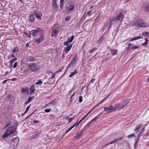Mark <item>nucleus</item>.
<instances>
[{
    "mask_svg": "<svg viewBox=\"0 0 149 149\" xmlns=\"http://www.w3.org/2000/svg\"><path fill=\"white\" fill-rule=\"evenodd\" d=\"M142 124H141L137 125L134 129V131L136 132V133H137L139 131L140 128L142 126Z\"/></svg>",
    "mask_w": 149,
    "mask_h": 149,
    "instance_id": "nucleus-19",
    "label": "nucleus"
},
{
    "mask_svg": "<svg viewBox=\"0 0 149 149\" xmlns=\"http://www.w3.org/2000/svg\"><path fill=\"white\" fill-rule=\"evenodd\" d=\"M35 19V17L34 16V15H31L30 16L29 21L30 22H33Z\"/></svg>",
    "mask_w": 149,
    "mask_h": 149,
    "instance_id": "nucleus-18",
    "label": "nucleus"
},
{
    "mask_svg": "<svg viewBox=\"0 0 149 149\" xmlns=\"http://www.w3.org/2000/svg\"><path fill=\"white\" fill-rule=\"evenodd\" d=\"M16 130V128L15 126L8 127L6 131L3 134L2 136V137L4 139L7 138L10 135L14 133Z\"/></svg>",
    "mask_w": 149,
    "mask_h": 149,
    "instance_id": "nucleus-1",
    "label": "nucleus"
},
{
    "mask_svg": "<svg viewBox=\"0 0 149 149\" xmlns=\"http://www.w3.org/2000/svg\"><path fill=\"white\" fill-rule=\"evenodd\" d=\"M104 38V36H101V37L98 40V41L100 42H101L102 41H103Z\"/></svg>",
    "mask_w": 149,
    "mask_h": 149,
    "instance_id": "nucleus-36",
    "label": "nucleus"
},
{
    "mask_svg": "<svg viewBox=\"0 0 149 149\" xmlns=\"http://www.w3.org/2000/svg\"><path fill=\"white\" fill-rule=\"evenodd\" d=\"M91 11H88L87 13V14L88 15V16H90L91 15Z\"/></svg>",
    "mask_w": 149,
    "mask_h": 149,
    "instance_id": "nucleus-64",
    "label": "nucleus"
},
{
    "mask_svg": "<svg viewBox=\"0 0 149 149\" xmlns=\"http://www.w3.org/2000/svg\"><path fill=\"white\" fill-rule=\"evenodd\" d=\"M105 100V99H103L102 101H101L99 103H98L97 104L96 106H95V107H97L101 103L103 102H104V101Z\"/></svg>",
    "mask_w": 149,
    "mask_h": 149,
    "instance_id": "nucleus-49",
    "label": "nucleus"
},
{
    "mask_svg": "<svg viewBox=\"0 0 149 149\" xmlns=\"http://www.w3.org/2000/svg\"><path fill=\"white\" fill-rule=\"evenodd\" d=\"M74 8V6L70 5L68 7H67V9L69 11H72L73 10Z\"/></svg>",
    "mask_w": 149,
    "mask_h": 149,
    "instance_id": "nucleus-25",
    "label": "nucleus"
},
{
    "mask_svg": "<svg viewBox=\"0 0 149 149\" xmlns=\"http://www.w3.org/2000/svg\"><path fill=\"white\" fill-rule=\"evenodd\" d=\"M142 38V36H135V37L130 38V40H129V41L130 42H132L134 40H138L139 39L141 38Z\"/></svg>",
    "mask_w": 149,
    "mask_h": 149,
    "instance_id": "nucleus-14",
    "label": "nucleus"
},
{
    "mask_svg": "<svg viewBox=\"0 0 149 149\" xmlns=\"http://www.w3.org/2000/svg\"><path fill=\"white\" fill-rule=\"evenodd\" d=\"M113 21H114V18L112 17V16L109 17V19L107 20L106 23L105 24V26L103 28V29H106V27L107 26L108 27V30H109L111 27V25Z\"/></svg>",
    "mask_w": 149,
    "mask_h": 149,
    "instance_id": "nucleus-5",
    "label": "nucleus"
},
{
    "mask_svg": "<svg viewBox=\"0 0 149 149\" xmlns=\"http://www.w3.org/2000/svg\"><path fill=\"white\" fill-rule=\"evenodd\" d=\"M57 31H56L55 29H53L52 30V33L51 34V36L53 37L54 36H56V35L57 34Z\"/></svg>",
    "mask_w": 149,
    "mask_h": 149,
    "instance_id": "nucleus-22",
    "label": "nucleus"
},
{
    "mask_svg": "<svg viewBox=\"0 0 149 149\" xmlns=\"http://www.w3.org/2000/svg\"><path fill=\"white\" fill-rule=\"evenodd\" d=\"M131 46H132V44L130 43H129L128 45V47H127V49H128Z\"/></svg>",
    "mask_w": 149,
    "mask_h": 149,
    "instance_id": "nucleus-61",
    "label": "nucleus"
},
{
    "mask_svg": "<svg viewBox=\"0 0 149 149\" xmlns=\"http://www.w3.org/2000/svg\"><path fill=\"white\" fill-rule=\"evenodd\" d=\"M17 58L16 57H15L14 58L12 59L10 61L9 63H10V66L12 65L14 62L17 60Z\"/></svg>",
    "mask_w": 149,
    "mask_h": 149,
    "instance_id": "nucleus-24",
    "label": "nucleus"
},
{
    "mask_svg": "<svg viewBox=\"0 0 149 149\" xmlns=\"http://www.w3.org/2000/svg\"><path fill=\"white\" fill-rule=\"evenodd\" d=\"M32 122L33 123H39V120H33Z\"/></svg>",
    "mask_w": 149,
    "mask_h": 149,
    "instance_id": "nucleus-59",
    "label": "nucleus"
},
{
    "mask_svg": "<svg viewBox=\"0 0 149 149\" xmlns=\"http://www.w3.org/2000/svg\"><path fill=\"white\" fill-rule=\"evenodd\" d=\"M77 73V70L76 69H75L74 71L73 72L71 73V74L70 75H69V77H71L74 74H76Z\"/></svg>",
    "mask_w": 149,
    "mask_h": 149,
    "instance_id": "nucleus-23",
    "label": "nucleus"
},
{
    "mask_svg": "<svg viewBox=\"0 0 149 149\" xmlns=\"http://www.w3.org/2000/svg\"><path fill=\"white\" fill-rule=\"evenodd\" d=\"M148 32H144L142 33V35L144 36H146L148 35Z\"/></svg>",
    "mask_w": 149,
    "mask_h": 149,
    "instance_id": "nucleus-38",
    "label": "nucleus"
},
{
    "mask_svg": "<svg viewBox=\"0 0 149 149\" xmlns=\"http://www.w3.org/2000/svg\"><path fill=\"white\" fill-rule=\"evenodd\" d=\"M19 50L18 48L16 47L13 50L12 52L13 53H15L16 52H19Z\"/></svg>",
    "mask_w": 149,
    "mask_h": 149,
    "instance_id": "nucleus-30",
    "label": "nucleus"
},
{
    "mask_svg": "<svg viewBox=\"0 0 149 149\" xmlns=\"http://www.w3.org/2000/svg\"><path fill=\"white\" fill-rule=\"evenodd\" d=\"M145 10L146 11H149V7L148 6H146V8Z\"/></svg>",
    "mask_w": 149,
    "mask_h": 149,
    "instance_id": "nucleus-56",
    "label": "nucleus"
},
{
    "mask_svg": "<svg viewBox=\"0 0 149 149\" xmlns=\"http://www.w3.org/2000/svg\"><path fill=\"white\" fill-rule=\"evenodd\" d=\"M41 132L40 130H39L36 131V134L38 136Z\"/></svg>",
    "mask_w": 149,
    "mask_h": 149,
    "instance_id": "nucleus-54",
    "label": "nucleus"
},
{
    "mask_svg": "<svg viewBox=\"0 0 149 149\" xmlns=\"http://www.w3.org/2000/svg\"><path fill=\"white\" fill-rule=\"evenodd\" d=\"M85 129V127L83 128V129L81 131L77 133V134L76 135V136L77 137V138H80L81 137V135L83 134V131Z\"/></svg>",
    "mask_w": 149,
    "mask_h": 149,
    "instance_id": "nucleus-15",
    "label": "nucleus"
},
{
    "mask_svg": "<svg viewBox=\"0 0 149 149\" xmlns=\"http://www.w3.org/2000/svg\"><path fill=\"white\" fill-rule=\"evenodd\" d=\"M74 117L70 118L69 119V120L68 123H70V122H71L72 121V120H73L74 119Z\"/></svg>",
    "mask_w": 149,
    "mask_h": 149,
    "instance_id": "nucleus-52",
    "label": "nucleus"
},
{
    "mask_svg": "<svg viewBox=\"0 0 149 149\" xmlns=\"http://www.w3.org/2000/svg\"><path fill=\"white\" fill-rule=\"evenodd\" d=\"M69 42L68 41V40L66 41L65 42H64L63 43L64 45L65 46H67L68 45V44Z\"/></svg>",
    "mask_w": 149,
    "mask_h": 149,
    "instance_id": "nucleus-55",
    "label": "nucleus"
},
{
    "mask_svg": "<svg viewBox=\"0 0 149 149\" xmlns=\"http://www.w3.org/2000/svg\"><path fill=\"white\" fill-rule=\"evenodd\" d=\"M149 135V132L147 131L146 133L144 134V136H148Z\"/></svg>",
    "mask_w": 149,
    "mask_h": 149,
    "instance_id": "nucleus-53",
    "label": "nucleus"
},
{
    "mask_svg": "<svg viewBox=\"0 0 149 149\" xmlns=\"http://www.w3.org/2000/svg\"><path fill=\"white\" fill-rule=\"evenodd\" d=\"M63 2L60 1V7L61 8H62V6L63 5Z\"/></svg>",
    "mask_w": 149,
    "mask_h": 149,
    "instance_id": "nucleus-47",
    "label": "nucleus"
},
{
    "mask_svg": "<svg viewBox=\"0 0 149 149\" xmlns=\"http://www.w3.org/2000/svg\"><path fill=\"white\" fill-rule=\"evenodd\" d=\"M72 46V44L69 45L66 47H65V49H64L63 51H64L66 53H67V52L70 49Z\"/></svg>",
    "mask_w": 149,
    "mask_h": 149,
    "instance_id": "nucleus-11",
    "label": "nucleus"
},
{
    "mask_svg": "<svg viewBox=\"0 0 149 149\" xmlns=\"http://www.w3.org/2000/svg\"><path fill=\"white\" fill-rule=\"evenodd\" d=\"M35 85L34 84L32 85L30 87V93L31 94H32L33 93L34 91L35 90Z\"/></svg>",
    "mask_w": 149,
    "mask_h": 149,
    "instance_id": "nucleus-16",
    "label": "nucleus"
},
{
    "mask_svg": "<svg viewBox=\"0 0 149 149\" xmlns=\"http://www.w3.org/2000/svg\"><path fill=\"white\" fill-rule=\"evenodd\" d=\"M111 52L113 55H115L117 52V50L116 49H111Z\"/></svg>",
    "mask_w": 149,
    "mask_h": 149,
    "instance_id": "nucleus-29",
    "label": "nucleus"
},
{
    "mask_svg": "<svg viewBox=\"0 0 149 149\" xmlns=\"http://www.w3.org/2000/svg\"><path fill=\"white\" fill-rule=\"evenodd\" d=\"M129 102V100L127 99H126L124 101H123L121 103L123 108L126 105H127V104H128Z\"/></svg>",
    "mask_w": 149,
    "mask_h": 149,
    "instance_id": "nucleus-13",
    "label": "nucleus"
},
{
    "mask_svg": "<svg viewBox=\"0 0 149 149\" xmlns=\"http://www.w3.org/2000/svg\"><path fill=\"white\" fill-rule=\"evenodd\" d=\"M78 123H77L76 124L73 125L72 126L70 127L69 129L65 133H67L71 129H72L76 125H77Z\"/></svg>",
    "mask_w": 149,
    "mask_h": 149,
    "instance_id": "nucleus-28",
    "label": "nucleus"
},
{
    "mask_svg": "<svg viewBox=\"0 0 149 149\" xmlns=\"http://www.w3.org/2000/svg\"><path fill=\"white\" fill-rule=\"evenodd\" d=\"M104 111H109V109L108 107H104Z\"/></svg>",
    "mask_w": 149,
    "mask_h": 149,
    "instance_id": "nucleus-57",
    "label": "nucleus"
},
{
    "mask_svg": "<svg viewBox=\"0 0 149 149\" xmlns=\"http://www.w3.org/2000/svg\"><path fill=\"white\" fill-rule=\"evenodd\" d=\"M34 98V96H32V97H29L28 98L27 101L29 102Z\"/></svg>",
    "mask_w": 149,
    "mask_h": 149,
    "instance_id": "nucleus-32",
    "label": "nucleus"
},
{
    "mask_svg": "<svg viewBox=\"0 0 149 149\" xmlns=\"http://www.w3.org/2000/svg\"><path fill=\"white\" fill-rule=\"evenodd\" d=\"M74 38V36H71V38H70V37L68 38L67 40L70 43H71L73 41Z\"/></svg>",
    "mask_w": 149,
    "mask_h": 149,
    "instance_id": "nucleus-27",
    "label": "nucleus"
},
{
    "mask_svg": "<svg viewBox=\"0 0 149 149\" xmlns=\"http://www.w3.org/2000/svg\"><path fill=\"white\" fill-rule=\"evenodd\" d=\"M114 18V23L115 24H118L119 22H121L123 19L124 16L122 13L120 12L118 15L115 17L112 16Z\"/></svg>",
    "mask_w": 149,
    "mask_h": 149,
    "instance_id": "nucleus-2",
    "label": "nucleus"
},
{
    "mask_svg": "<svg viewBox=\"0 0 149 149\" xmlns=\"http://www.w3.org/2000/svg\"><path fill=\"white\" fill-rule=\"evenodd\" d=\"M82 97L81 96H80L79 97V103L82 102Z\"/></svg>",
    "mask_w": 149,
    "mask_h": 149,
    "instance_id": "nucleus-44",
    "label": "nucleus"
},
{
    "mask_svg": "<svg viewBox=\"0 0 149 149\" xmlns=\"http://www.w3.org/2000/svg\"><path fill=\"white\" fill-rule=\"evenodd\" d=\"M97 48H94L93 49L89 51V53H91L93 52L95 50L97 49Z\"/></svg>",
    "mask_w": 149,
    "mask_h": 149,
    "instance_id": "nucleus-48",
    "label": "nucleus"
},
{
    "mask_svg": "<svg viewBox=\"0 0 149 149\" xmlns=\"http://www.w3.org/2000/svg\"><path fill=\"white\" fill-rule=\"evenodd\" d=\"M73 65V63H72V62L69 65H68V67H67V68H68L69 67H70L71 66H72Z\"/></svg>",
    "mask_w": 149,
    "mask_h": 149,
    "instance_id": "nucleus-62",
    "label": "nucleus"
},
{
    "mask_svg": "<svg viewBox=\"0 0 149 149\" xmlns=\"http://www.w3.org/2000/svg\"><path fill=\"white\" fill-rule=\"evenodd\" d=\"M28 69L32 72L36 71L40 69L39 65H37L35 63H31L29 64Z\"/></svg>",
    "mask_w": 149,
    "mask_h": 149,
    "instance_id": "nucleus-4",
    "label": "nucleus"
},
{
    "mask_svg": "<svg viewBox=\"0 0 149 149\" xmlns=\"http://www.w3.org/2000/svg\"><path fill=\"white\" fill-rule=\"evenodd\" d=\"M53 28H54L53 29H55L57 31H58L59 28L60 27V26H59L58 24L56 23L53 26Z\"/></svg>",
    "mask_w": 149,
    "mask_h": 149,
    "instance_id": "nucleus-17",
    "label": "nucleus"
},
{
    "mask_svg": "<svg viewBox=\"0 0 149 149\" xmlns=\"http://www.w3.org/2000/svg\"><path fill=\"white\" fill-rule=\"evenodd\" d=\"M52 6L55 8L56 9L58 8V7L57 5L56 1L55 0H53L52 2Z\"/></svg>",
    "mask_w": 149,
    "mask_h": 149,
    "instance_id": "nucleus-20",
    "label": "nucleus"
},
{
    "mask_svg": "<svg viewBox=\"0 0 149 149\" xmlns=\"http://www.w3.org/2000/svg\"><path fill=\"white\" fill-rule=\"evenodd\" d=\"M95 80V79H91V80L90 81V83H93L94 81Z\"/></svg>",
    "mask_w": 149,
    "mask_h": 149,
    "instance_id": "nucleus-63",
    "label": "nucleus"
},
{
    "mask_svg": "<svg viewBox=\"0 0 149 149\" xmlns=\"http://www.w3.org/2000/svg\"><path fill=\"white\" fill-rule=\"evenodd\" d=\"M134 26L137 27H146L149 26L146 25L145 23L141 19H138L134 24Z\"/></svg>",
    "mask_w": 149,
    "mask_h": 149,
    "instance_id": "nucleus-3",
    "label": "nucleus"
},
{
    "mask_svg": "<svg viewBox=\"0 0 149 149\" xmlns=\"http://www.w3.org/2000/svg\"><path fill=\"white\" fill-rule=\"evenodd\" d=\"M92 122L91 120L86 124L84 127L85 128V127H87L88 126H90L91 125Z\"/></svg>",
    "mask_w": 149,
    "mask_h": 149,
    "instance_id": "nucleus-35",
    "label": "nucleus"
},
{
    "mask_svg": "<svg viewBox=\"0 0 149 149\" xmlns=\"http://www.w3.org/2000/svg\"><path fill=\"white\" fill-rule=\"evenodd\" d=\"M10 124V121H7L6 122V124L7 126H8Z\"/></svg>",
    "mask_w": 149,
    "mask_h": 149,
    "instance_id": "nucleus-58",
    "label": "nucleus"
},
{
    "mask_svg": "<svg viewBox=\"0 0 149 149\" xmlns=\"http://www.w3.org/2000/svg\"><path fill=\"white\" fill-rule=\"evenodd\" d=\"M139 141H138V140H135L134 146V148H137V145L139 142Z\"/></svg>",
    "mask_w": 149,
    "mask_h": 149,
    "instance_id": "nucleus-31",
    "label": "nucleus"
},
{
    "mask_svg": "<svg viewBox=\"0 0 149 149\" xmlns=\"http://www.w3.org/2000/svg\"><path fill=\"white\" fill-rule=\"evenodd\" d=\"M101 113H100V114L96 116L94 118H93L91 120V121L92 122L96 121L98 118V117L100 116V115Z\"/></svg>",
    "mask_w": 149,
    "mask_h": 149,
    "instance_id": "nucleus-26",
    "label": "nucleus"
},
{
    "mask_svg": "<svg viewBox=\"0 0 149 149\" xmlns=\"http://www.w3.org/2000/svg\"><path fill=\"white\" fill-rule=\"evenodd\" d=\"M43 30L41 28H38L36 30H32L31 31V34L33 36H36L38 34H41Z\"/></svg>",
    "mask_w": 149,
    "mask_h": 149,
    "instance_id": "nucleus-6",
    "label": "nucleus"
},
{
    "mask_svg": "<svg viewBox=\"0 0 149 149\" xmlns=\"http://www.w3.org/2000/svg\"><path fill=\"white\" fill-rule=\"evenodd\" d=\"M132 137H135V134H130L127 136L128 138H131Z\"/></svg>",
    "mask_w": 149,
    "mask_h": 149,
    "instance_id": "nucleus-39",
    "label": "nucleus"
},
{
    "mask_svg": "<svg viewBox=\"0 0 149 149\" xmlns=\"http://www.w3.org/2000/svg\"><path fill=\"white\" fill-rule=\"evenodd\" d=\"M139 47V46H132V47H130V48L131 49H137Z\"/></svg>",
    "mask_w": 149,
    "mask_h": 149,
    "instance_id": "nucleus-37",
    "label": "nucleus"
},
{
    "mask_svg": "<svg viewBox=\"0 0 149 149\" xmlns=\"http://www.w3.org/2000/svg\"><path fill=\"white\" fill-rule=\"evenodd\" d=\"M115 109L116 111V110H119L121 108H123L121 104L118 103L115 104L114 105Z\"/></svg>",
    "mask_w": 149,
    "mask_h": 149,
    "instance_id": "nucleus-8",
    "label": "nucleus"
},
{
    "mask_svg": "<svg viewBox=\"0 0 149 149\" xmlns=\"http://www.w3.org/2000/svg\"><path fill=\"white\" fill-rule=\"evenodd\" d=\"M43 39L44 36L41 34L40 37L38 38L37 40L36 38L35 39V41L37 43L40 44L43 40Z\"/></svg>",
    "mask_w": 149,
    "mask_h": 149,
    "instance_id": "nucleus-9",
    "label": "nucleus"
},
{
    "mask_svg": "<svg viewBox=\"0 0 149 149\" xmlns=\"http://www.w3.org/2000/svg\"><path fill=\"white\" fill-rule=\"evenodd\" d=\"M122 139V138H120L118 139L115 140L111 142L108 143L107 145H109L112 144L117 143H118L117 141L121 140Z\"/></svg>",
    "mask_w": 149,
    "mask_h": 149,
    "instance_id": "nucleus-10",
    "label": "nucleus"
},
{
    "mask_svg": "<svg viewBox=\"0 0 149 149\" xmlns=\"http://www.w3.org/2000/svg\"><path fill=\"white\" fill-rule=\"evenodd\" d=\"M27 60V61L31 62H34L35 60L34 58L31 56H28Z\"/></svg>",
    "mask_w": 149,
    "mask_h": 149,
    "instance_id": "nucleus-12",
    "label": "nucleus"
},
{
    "mask_svg": "<svg viewBox=\"0 0 149 149\" xmlns=\"http://www.w3.org/2000/svg\"><path fill=\"white\" fill-rule=\"evenodd\" d=\"M27 91V89H26L25 88H23L21 91V92L22 93H24L26 92Z\"/></svg>",
    "mask_w": 149,
    "mask_h": 149,
    "instance_id": "nucleus-45",
    "label": "nucleus"
},
{
    "mask_svg": "<svg viewBox=\"0 0 149 149\" xmlns=\"http://www.w3.org/2000/svg\"><path fill=\"white\" fill-rule=\"evenodd\" d=\"M148 43V42H145L144 43H143L142 45L143 46H145L146 47H147V46L146 45Z\"/></svg>",
    "mask_w": 149,
    "mask_h": 149,
    "instance_id": "nucleus-60",
    "label": "nucleus"
},
{
    "mask_svg": "<svg viewBox=\"0 0 149 149\" xmlns=\"http://www.w3.org/2000/svg\"><path fill=\"white\" fill-rule=\"evenodd\" d=\"M17 62H15L13 65V68H15L17 66Z\"/></svg>",
    "mask_w": 149,
    "mask_h": 149,
    "instance_id": "nucleus-50",
    "label": "nucleus"
},
{
    "mask_svg": "<svg viewBox=\"0 0 149 149\" xmlns=\"http://www.w3.org/2000/svg\"><path fill=\"white\" fill-rule=\"evenodd\" d=\"M42 83V82L40 80H39L36 83V85L40 84Z\"/></svg>",
    "mask_w": 149,
    "mask_h": 149,
    "instance_id": "nucleus-43",
    "label": "nucleus"
},
{
    "mask_svg": "<svg viewBox=\"0 0 149 149\" xmlns=\"http://www.w3.org/2000/svg\"><path fill=\"white\" fill-rule=\"evenodd\" d=\"M70 19V17L69 15H68L65 19V21H67L69 20Z\"/></svg>",
    "mask_w": 149,
    "mask_h": 149,
    "instance_id": "nucleus-41",
    "label": "nucleus"
},
{
    "mask_svg": "<svg viewBox=\"0 0 149 149\" xmlns=\"http://www.w3.org/2000/svg\"><path fill=\"white\" fill-rule=\"evenodd\" d=\"M38 136L37 134L35 133L32 135L31 137V138L32 139H35Z\"/></svg>",
    "mask_w": 149,
    "mask_h": 149,
    "instance_id": "nucleus-33",
    "label": "nucleus"
},
{
    "mask_svg": "<svg viewBox=\"0 0 149 149\" xmlns=\"http://www.w3.org/2000/svg\"><path fill=\"white\" fill-rule=\"evenodd\" d=\"M30 107H31V105L30 104L26 107V110L25 111V113H26L27 112V111H28L30 109Z\"/></svg>",
    "mask_w": 149,
    "mask_h": 149,
    "instance_id": "nucleus-40",
    "label": "nucleus"
},
{
    "mask_svg": "<svg viewBox=\"0 0 149 149\" xmlns=\"http://www.w3.org/2000/svg\"><path fill=\"white\" fill-rule=\"evenodd\" d=\"M74 87H73L68 92V95H70L74 90Z\"/></svg>",
    "mask_w": 149,
    "mask_h": 149,
    "instance_id": "nucleus-51",
    "label": "nucleus"
},
{
    "mask_svg": "<svg viewBox=\"0 0 149 149\" xmlns=\"http://www.w3.org/2000/svg\"><path fill=\"white\" fill-rule=\"evenodd\" d=\"M51 110V109H47L45 110V111L46 113H48Z\"/></svg>",
    "mask_w": 149,
    "mask_h": 149,
    "instance_id": "nucleus-46",
    "label": "nucleus"
},
{
    "mask_svg": "<svg viewBox=\"0 0 149 149\" xmlns=\"http://www.w3.org/2000/svg\"><path fill=\"white\" fill-rule=\"evenodd\" d=\"M36 111V110L35 111L33 112L32 113H31L29 115L27 116L24 119V120H26L27 119H28L29 117L32 115L33 113H34Z\"/></svg>",
    "mask_w": 149,
    "mask_h": 149,
    "instance_id": "nucleus-34",
    "label": "nucleus"
},
{
    "mask_svg": "<svg viewBox=\"0 0 149 149\" xmlns=\"http://www.w3.org/2000/svg\"><path fill=\"white\" fill-rule=\"evenodd\" d=\"M33 14L38 19H40L41 18L42 15L41 13L37 10H36L34 11Z\"/></svg>",
    "mask_w": 149,
    "mask_h": 149,
    "instance_id": "nucleus-7",
    "label": "nucleus"
},
{
    "mask_svg": "<svg viewBox=\"0 0 149 149\" xmlns=\"http://www.w3.org/2000/svg\"><path fill=\"white\" fill-rule=\"evenodd\" d=\"M109 108V112L111 111H116V109H115L114 106H113L112 105H111L109 107H108Z\"/></svg>",
    "mask_w": 149,
    "mask_h": 149,
    "instance_id": "nucleus-21",
    "label": "nucleus"
},
{
    "mask_svg": "<svg viewBox=\"0 0 149 149\" xmlns=\"http://www.w3.org/2000/svg\"><path fill=\"white\" fill-rule=\"evenodd\" d=\"M75 94V93H74L73 94L71 95L70 98V101L72 102L73 100V97L74 96Z\"/></svg>",
    "mask_w": 149,
    "mask_h": 149,
    "instance_id": "nucleus-42",
    "label": "nucleus"
}]
</instances>
